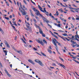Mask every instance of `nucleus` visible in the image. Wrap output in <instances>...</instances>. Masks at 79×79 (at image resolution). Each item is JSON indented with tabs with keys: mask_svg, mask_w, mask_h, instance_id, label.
<instances>
[{
	"mask_svg": "<svg viewBox=\"0 0 79 79\" xmlns=\"http://www.w3.org/2000/svg\"><path fill=\"white\" fill-rule=\"evenodd\" d=\"M55 42H56L57 44H58V45H60V43H59L57 41V40H56V39L54 38L53 40L52 43L54 44V45L56 46V47L57 48V45H56V44L55 43Z\"/></svg>",
	"mask_w": 79,
	"mask_h": 79,
	"instance_id": "nucleus-1",
	"label": "nucleus"
},
{
	"mask_svg": "<svg viewBox=\"0 0 79 79\" xmlns=\"http://www.w3.org/2000/svg\"><path fill=\"white\" fill-rule=\"evenodd\" d=\"M36 41H37L39 44H41L42 45H44V44L43 43V41H42V40L40 38L39 39V40H36Z\"/></svg>",
	"mask_w": 79,
	"mask_h": 79,
	"instance_id": "nucleus-2",
	"label": "nucleus"
},
{
	"mask_svg": "<svg viewBox=\"0 0 79 79\" xmlns=\"http://www.w3.org/2000/svg\"><path fill=\"white\" fill-rule=\"evenodd\" d=\"M38 6L39 7V9H40V11H41L42 12H43V13H45V12H46V11H47L45 10V8H44V10H42V8L41 7L40 5H38Z\"/></svg>",
	"mask_w": 79,
	"mask_h": 79,
	"instance_id": "nucleus-3",
	"label": "nucleus"
},
{
	"mask_svg": "<svg viewBox=\"0 0 79 79\" xmlns=\"http://www.w3.org/2000/svg\"><path fill=\"white\" fill-rule=\"evenodd\" d=\"M19 9L20 11H21V12H22V15H26V11L24 10H24H23V11L21 10V8H20V7H19Z\"/></svg>",
	"mask_w": 79,
	"mask_h": 79,
	"instance_id": "nucleus-4",
	"label": "nucleus"
},
{
	"mask_svg": "<svg viewBox=\"0 0 79 79\" xmlns=\"http://www.w3.org/2000/svg\"><path fill=\"white\" fill-rule=\"evenodd\" d=\"M5 45L7 46V47H8V48H10V45H9V44H8V43L7 42V41H5Z\"/></svg>",
	"mask_w": 79,
	"mask_h": 79,
	"instance_id": "nucleus-5",
	"label": "nucleus"
},
{
	"mask_svg": "<svg viewBox=\"0 0 79 79\" xmlns=\"http://www.w3.org/2000/svg\"><path fill=\"white\" fill-rule=\"evenodd\" d=\"M28 61H29V62L30 63H31V64H33V65L35 64V63H34V62H33V61H32V60L31 59H29L28 60Z\"/></svg>",
	"mask_w": 79,
	"mask_h": 79,
	"instance_id": "nucleus-6",
	"label": "nucleus"
},
{
	"mask_svg": "<svg viewBox=\"0 0 79 79\" xmlns=\"http://www.w3.org/2000/svg\"><path fill=\"white\" fill-rule=\"evenodd\" d=\"M43 19V20L44 21H45L46 23H48L49 22V21L48 20H47V19H46L44 17H43L42 18Z\"/></svg>",
	"mask_w": 79,
	"mask_h": 79,
	"instance_id": "nucleus-7",
	"label": "nucleus"
},
{
	"mask_svg": "<svg viewBox=\"0 0 79 79\" xmlns=\"http://www.w3.org/2000/svg\"><path fill=\"white\" fill-rule=\"evenodd\" d=\"M35 14L37 16H39V15L40 13V12H39V10H37Z\"/></svg>",
	"mask_w": 79,
	"mask_h": 79,
	"instance_id": "nucleus-8",
	"label": "nucleus"
},
{
	"mask_svg": "<svg viewBox=\"0 0 79 79\" xmlns=\"http://www.w3.org/2000/svg\"><path fill=\"white\" fill-rule=\"evenodd\" d=\"M11 26H12V27L14 28V31H15L16 32H17V30L16 29V28H15V26H13V25H11Z\"/></svg>",
	"mask_w": 79,
	"mask_h": 79,
	"instance_id": "nucleus-9",
	"label": "nucleus"
},
{
	"mask_svg": "<svg viewBox=\"0 0 79 79\" xmlns=\"http://www.w3.org/2000/svg\"><path fill=\"white\" fill-rule=\"evenodd\" d=\"M39 64L40 65V66H44V64L42 63V62H41L40 61V62L39 63Z\"/></svg>",
	"mask_w": 79,
	"mask_h": 79,
	"instance_id": "nucleus-10",
	"label": "nucleus"
},
{
	"mask_svg": "<svg viewBox=\"0 0 79 79\" xmlns=\"http://www.w3.org/2000/svg\"><path fill=\"white\" fill-rule=\"evenodd\" d=\"M35 62H36V63H39L40 61L38 59H35Z\"/></svg>",
	"mask_w": 79,
	"mask_h": 79,
	"instance_id": "nucleus-11",
	"label": "nucleus"
},
{
	"mask_svg": "<svg viewBox=\"0 0 79 79\" xmlns=\"http://www.w3.org/2000/svg\"><path fill=\"white\" fill-rule=\"evenodd\" d=\"M32 9L33 10V11H35V12H36V11L38 10L37 9H35V8L34 7L32 8Z\"/></svg>",
	"mask_w": 79,
	"mask_h": 79,
	"instance_id": "nucleus-12",
	"label": "nucleus"
},
{
	"mask_svg": "<svg viewBox=\"0 0 79 79\" xmlns=\"http://www.w3.org/2000/svg\"><path fill=\"white\" fill-rule=\"evenodd\" d=\"M3 52H4V53H5V55H7V51H6V50H3Z\"/></svg>",
	"mask_w": 79,
	"mask_h": 79,
	"instance_id": "nucleus-13",
	"label": "nucleus"
},
{
	"mask_svg": "<svg viewBox=\"0 0 79 79\" xmlns=\"http://www.w3.org/2000/svg\"><path fill=\"white\" fill-rule=\"evenodd\" d=\"M19 4L20 5V8H21L22 10H24V9H23V7L22 6V5H21V3H20Z\"/></svg>",
	"mask_w": 79,
	"mask_h": 79,
	"instance_id": "nucleus-14",
	"label": "nucleus"
},
{
	"mask_svg": "<svg viewBox=\"0 0 79 79\" xmlns=\"http://www.w3.org/2000/svg\"><path fill=\"white\" fill-rule=\"evenodd\" d=\"M39 32L40 34H43V31H42V30H41V29L39 30Z\"/></svg>",
	"mask_w": 79,
	"mask_h": 79,
	"instance_id": "nucleus-15",
	"label": "nucleus"
},
{
	"mask_svg": "<svg viewBox=\"0 0 79 79\" xmlns=\"http://www.w3.org/2000/svg\"><path fill=\"white\" fill-rule=\"evenodd\" d=\"M48 52H49V53H50L51 54L52 53V52L49 49H48Z\"/></svg>",
	"mask_w": 79,
	"mask_h": 79,
	"instance_id": "nucleus-16",
	"label": "nucleus"
},
{
	"mask_svg": "<svg viewBox=\"0 0 79 79\" xmlns=\"http://www.w3.org/2000/svg\"><path fill=\"white\" fill-rule=\"evenodd\" d=\"M43 41L44 43V44H46V45L47 44V41H46L45 40H43Z\"/></svg>",
	"mask_w": 79,
	"mask_h": 79,
	"instance_id": "nucleus-17",
	"label": "nucleus"
},
{
	"mask_svg": "<svg viewBox=\"0 0 79 79\" xmlns=\"http://www.w3.org/2000/svg\"><path fill=\"white\" fill-rule=\"evenodd\" d=\"M71 42H72V43L74 44H76L77 43L76 42L73 41V40H71Z\"/></svg>",
	"mask_w": 79,
	"mask_h": 79,
	"instance_id": "nucleus-18",
	"label": "nucleus"
},
{
	"mask_svg": "<svg viewBox=\"0 0 79 79\" xmlns=\"http://www.w3.org/2000/svg\"><path fill=\"white\" fill-rule=\"evenodd\" d=\"M17 53H20V54H21V53H22V51H17Z\"/></svg>",
	"mask_w": 79,
	"mask_h": 79,
	"instance_id": "nucleus-19",
	"label": "nucleus"
},
{
	"mask_svg": "<svg viewBox=\"0 0 79 79\" xmlns=\"http://www.w3.org/2000/svg\"><path fill=\"white\" fill-rule=\"evenodd\" d=\"M49 16H51V17H52V18H54V17L52 16V13H50L49 14Z\"/></svg>",
	"mask_w": 79,
	"mask_h": 79,
	"instance_id": "nucleus-20",
	"label": "nucleus"
},
{
	"mask_svg": "<svg viewBox=\"0 0 79 79\" xmlns=\"http://www.w3.org/2000/svg\"><path fill=\"white\" fill-rule=\"evenodd\" d=\"M60 66H61L62 67V68H65V66L62 64H60Z\"/></svg>",
	"mask_w": 79,
	"mask_h": 79,
	"instance_id": "nucleus-21",
	"label": "nucleus"
},
{
	"mask_svg": "<svg viewBox=\"0 0 79 79\" xmlns=\"http://www.w3.org/2000/svg\"><path fill=\"white\" fill-rule=\"evenodd\" d=\"M45 13H46V15H47V16H49V14H48V12L46 11V12H45Z\"/></svg>",
	"mask_w": 79,
	"mask_h": 79,
	"instance_id": "nucleus-22",
	"label": "nucleus"
},
{
	"mask_svg": "<svg viewBox=\"0 0 79 79\" xmlns=\"http://www.w3.org/2000/svg\"><path fill=\"white\" fill-rule=\"evenodd\" d=\"M0 31L2 32V34H3V31L1 29V28L0 27Z\"/></svg>",
	"mask_w": 79,
	"mask_h": 79,
	"instance_id": "nucleus-23",
	"label": "nucleus"
},
{
	"mask_svg": "<svg viewBox=\"0 0 79 79\" xmlns=\"http://www.w3.org/2000/svg\"><path fill=\"white\" fill-rule=\"evenodd\" d=\"M0 31L2 32V34H3V31L1 29V28L0 27Z\"/></svg>",
	"mask_w": 79,
	"mask_h": 79,
	"instance_id": "nucleus-24",
	"label": "nucleus"
},
{
	"mask_svg": "<svg viewBox=\"0 0 79 79\" xmlns=\"http://www.w3.org/2000/svg\"><path fill=\"white\" fill-rule=\"evenodd\" d=\"M68 8H70V10H74V8L71 7H68Z\"/></svg>",
	"mask_w": 79,
	"mask_h": 79,
	"instance_id": "nucleus-25",
	"label": "nucleus"
},
{
	"mask_svg": "<svg viewBox=\"0 0 79 79\" xmlns=\"http://www.w3.org/2000/svg\"><path fill=\"white\" fill-rule=\"evenodd\" d=\"M73 61H75L76 63H77L79 64V62L77 61V60H73Z\"/></svg>",
	"mask_w": 79,
	"mask_h": 79,
	"instance_id": "nucleus-26",
	"label": "nucleus"
},
{
	"mask_svg": "<svg viewBox=\"0 0 79 79\" xmlns=\"http://www.w3.org/2000/svg\"><path fill=\"white\" fill-rule=\"evenodd\" d=\"M21 40H22L23 42V43H24L25 44H26V42H25V41H24V40H23V38H21Z\"/></svg>",
	"mask_w": 79,
	"mask_h": 79,
	"instance_id": "nucleus-27",
	"label": "nucleus"
},
{
	"mask_svg": "<svg viewBox=\"0 0 79 79\" xmlns=\"http://www.w3.org/2000/svg\"><path fill=\"white\" fill-rule=\"evenodd\" d=\"M33 20L34 23H36L37 21H36V20H35V19H34V18H33Z\"/></svg>",
	"mask_w": 79,
	"mask_h": 79,
	"instance_id": "nucleus-28",
	"label": "nucleus"
},
{
	"mask_svg": "<svg viewBox=\"0 0 79 79\" xmlns=\"http://www.w3.org/2000/svg\"><path fill=\"white\" fill-rule=\"evenodd\" d=\"M63 35H64V36H68V35L66 34V33L63 34Z\"/></svg>",
	"mask_w": 79,
	"mask_h": 79,
	"instance_id": "nucleus-29",
	"label": "nucleus"
},
{
	"mask_svg": "<svg viewBox=\"0 0 79 79\" xmlns=\"http://www.w3.org/2000/svg\"><path fill=\"white\" fill-rule=\"evenodd\" d=\"M5 71L6 72V73L7 74H8V71H7V70H6V69H5Z\"/></svg>",
	"mask_w": 79,
	"mask_h": 79,
	"instance_id": "nucleus-30",
	"label": "nucleus"
},
{
	"mask_svg": "<svg viewBox=\"0 0 79 79\" xmlns=\"http://www.w3.org/2000/svg\"><path fill=\"white\" fill-rule=\"evenodd\" d=\"M41 54H42L43 55V56H46V55H45L44 53H42V52H41Z\"/></svg>",
	"mask_w": 79,
	"mask_h": 79,
	"instance_id": "nucleus-31",
	"label": "nucleus"
},
{
	"mask_svg": "<svg viewBox=\"0 0 79 79\" xmlns=\"http://www.w3.org/2000/svg\"><path fill=\"white\" fill-rule=\"evenodd\" d=\"M57 26L59 27H61V26H60V24H58L57 25Z\"/></svg>",
	"mask_w": 79,
	"mask_h": 79,
	"instance_id": "nucleus-32",
	"label": "nucleus"
},
{
	"mask_svg": "<svg viewBox=\"0 0 79 79\" xmlns=\"http://www.w3.org/2000/svg\"><path fill=\"white\" fill-rule=\"evenodd\" d=\"M54 37H55L56 38V39H58V37H57V36H56V35H54Z\"/></svg>",
	"mask_w": 79,
	"mask_h": 79,
	"instance_id": "nucleus-33",
	"label": "nucleus"
},
{
	"mask_svg": "<svg viewBox=\"0 0 79 79\" xmlns=\"http://www.w3.org/2000/svg\"><path fill=\"white\" fill-rule=\"evenodd\" d=\"M31 15L32 16H33V17L34 16V14L32 13V12L31 13Z\"/></svg>",
	"mask_w": 79,
	"mask_h": 79,
	"instance_id": "nucleus-34",
	"label": "nucleus"
},
{
	"mask_svg": "<svg viewBox=\"0 0 79 79\" xmlns=\"http://www.w3.org/2000/svg\"><path fill=\"white\" fill-rule=\"evenodd\" d=\"M42 35L43 36V37H45V34L43 33L42 34Z\"/></svg>",
	"mask_w": 79,
	"mask_h": 79,
	"instance_id": "nucleus-35",
	"label": "nucleus"
},
{
	"mask_svg": "<svg viewBox=\"0 0 79 79\" xmlns=\"http://www.w3.org/2000/svg\"><path fill=\"white\" fill-rule=\"evenodd\" d=\"M7 76H9V77H11V75L9 74V73H7Z\"/></svg>",
	"mask_w": 79,
	"mask_h": 79,
	"instance_id": "nucleus-36",
	"label": "nucleus"
},
{
	"mask_svg": "<svg viewBox=\"0 0 79 79\" xmlns=\"http://www.w3.org/2000/svg\"><path fill=\"white\" fill-rule=\"evenodd\" d=\"M23 2L26 4V5H27V3H26V1L25 0H23Z\"/></svg>",
	"mask_w": 79,
	"mask_h": 79,
	"instance_id": "nucleus-37",
	"label": "nucleus"
},
{
	"mask_svg": "<svg viewBox=\"0 0 79 79\" xmlns=\"http://www.w3.org/2000/svg\"><path fill=\"white\" fill-rule=\"evenodd\" d=\"M39 16H41L42 18H43L44 17L43 16V15H41L40 14V15H39Z\"/></svg>",
	"mask_w": 79,
	"mask_h": 79,
	"instance_id": "nucleus-38",
	"label": "nucleus"
},
{
	"mask_svg": "<svg viewBox=\"0 0 79 79\" xmlns=\"http://www.w3.org/2000/svg\"><path fill=\"white\" fill-rule=\"evenodd\" d=\"M40 23L41 25L43 27H44V25H43V24L41 22H40Z\"/></svg>",
	"mask_w": 79,
	"mask_h": 79,
	"instance_id": "nucleus-39",
	"label": "nucleus"
},
{
	"mask_svg": "<svg viewBox=\"0 0 79 79\" xmlns=\"http://www.w3.org/2000/svg\"><path fill=\"white\" fill-rule=\"evenodd\" d=\"M5 18L6 19H7V20H9V18H8V17H5Z\"/></svg>",
	"mask_w": 79,
	"mask_h": 79,
	"instance_id": "nucleus-40",
	"label": "nucleus"
},
{
	"mask_svg": "<svg viewBox=\"0 0 79 79\" xmlns=\"http://www.w3.org/2000/svg\"><path fill=\"white\" fill-rule=\"evenodd\" d=\"M31 2L32 3H33L34 5H35V3H34V2H33V1H32V0H31Z\"/></svg>",
	"mask_w": 79,
	"mask_h": 79,
	"instance_id": "nucleus-41",
	"label": "nucleus"
},
{
	"mask_svg": "<svg viewBox=\"0 0 79 79\" xmlns=\"http://www.w3.org/2000/svg\"><path fill=\"white\" fill-rule=\"evenodd\" d=\"M0 66H1V67H2H2H3V66H2V63H1V62H0Z\"/></svg>",
	"mask_w": 79,
	"mask_h": 79,
	"instance_id": "nucleus-42",
	"label": "nucleus"
},
{
	"mask_svg": "<svg viewBox=\"0 0 79 79\" xmlns=\"http://www.w3.org/2000/svg\"><path fill=\"white\" fill-rule=\"evenodd\" d=\"M49 48H50V49H51V50H52V48L51 47V46H49Z\"/></svg>",
	"mask_w": 79,
	"mask_h": 79,
	"instance_id": "nucleus-43",
	"label": "nucleus"
},
{
	"mask_svg": "<svg viewBox=\"0 0 79 79\" xmlns=\"http://www.w3.org/2000/svg\"><path fill=\"white\" fill-rule=\"evenodd\" d=\"M70 11H72V12H73V13H75L74 12V11L73 10H70Z\"/></svg>",
	"mask_w": 79,
	"mask_h": 79,
	"instance_id": "nucleus-44",
	"label": "nucleus"
},
{
	"mask_svg": "<svg viewBox=\"0 0 79 79\" xmlns=\"http://www.w3.org/2000/svg\"><path fill=\"white\" fill-rule=\"evenodd\" d=\"M6 5H7V6H9V4L7 2H6Z\"/></svg>",
	"mask_w": 79,
	"mask_h": 79,
	"instance_id": "nucleus-45",
	"label": "nucleus"
},
{
	"mask_svg": "<svg viewBox=\"0 0 79 79\" xmlns=\"http://www.w3.org/2000/svg\"><path fill=\"white\" fill-rule=\"evenodd\" d=\"M54 34H56L57 35H58V33L54 32Z\"/></svg>",
	"mask_w": 79,
	"mask_h": 79,
	"instance_id": "nucleus-46",
	"label": "nucleus"
},
{
	"mask_svg": "<svg viewBox=\"0 0 79 79\" xmlns=\"http://www.w3.org/2000/svg\"><path fill=\"white\" fill-rule=\"evenodd\" d=\"M65 39H66V40H68V41H69V40L68 39L66 38H65Z\"/></svg>",
	"mask_w": 79,
	"mask_h": 79,
	"instance_id": "nucleus-47",
	"label": "nucleus"
},
{
	"mask_svg": "<svg viewBox=\"0 0 79 79\" xmlns=\"http://www.w3.org/2000/svg\"><path fill=\"white\" fill-rule=\"evenodd\" d=\"M75 37H78H78H79V35H75Z\"/></svg>",
	"mask_w": 79,
	"mask_h": 79,
	"instance_id": "nucleus-48",
	"label": "nucleus"
},
{
	"mask_svg": "<svg viewBox=\"0 0 79 79\" xmlns=\"http://www.w3.org/2000/svg\"><path fill=\"white\" fill-rule=\"evenodd\" d=\"M35 26L36 27H38L37 25V24H35Z\"/></svg>",
	"mask_w": 79,
	"mask_h": 79,
	"instance_id": "nucleus-49",
	"label": "nucleus"
},
{
	"mask_svg": "<svg viewBox=\"0 0 79 79\" xmlns=\"http://www.w3.org/2000/svg\"><path fill=\"white\" fill-rule=\"evenodd\" d=\"M38 27V29H39V30H40V29H41L40 27H39V26H38V27Z\"/></svg>",
	"mask_w": 79,
	"mask_h": 79,
	"instance_id": "nucleus-50",
	"label": "nucleus"
},
{
	"mask_svg": "<svg viewBox=\"0 0 79 79\" xmlns=\"http://www.w3.org/2000/svg\"><path fill=\"white\" fill-rule=\"evenodd\" d=\"M1 20H2V22H3V23H4V24H5V22H4V20H2L1 19Z\"/></svg>",
	"mask_w": 79,
	"mask_h": 79,
	"instance_id": "nucleus-51",
	"label": "nucleus"
},
{
	"mask_svg": "<svg viewBox=\"0 0 79 79\" xmlns=\"http://www.w3.org/2000/svg\"><path fill=\"white\" fill-rule=\"evenodd\" d=\"M16 39H17V36H16L15 38V40H16Z\"/></svg>",
	"mask_w": 79,
	"mask_h": 79,
	"instance_id": "nucleus-52",
	"label": "nucleus"
},
{
	"mask_svg": "<svg viewBox=\"0 0 79 79\" xmlns=\"http://www.w3.org/2000/svg\"><path fill=\"white\" fill-rule=\"evenodd\" d=\"M13 23L14 24L13 25H15V24H16V22H13Z\"/></svg>",
	"mask_w": 79,
	"mask_h": 79,
	"instance_id": "nucleus-53",
	"label": "nucleus"
},
{
	"mask_svg": "<svg viewBox=\"0 0 79 79\" xmlns=\"http://www.w3.org/2000/svg\"><path fill=\"white\" fill-rule=\"evenodd\" d=\"M60 60H61L62 61H64V60H63V59L62 58H60Z\"/></svg>",
	"mask_w": 79,
	"mask_h": 79,
	"instance_id": "nucleus-54",
	"label": "nucleus"
},
{
	"mask_svg": "<svg viewBox=\"0 0 79 79\" xmlns=\"http://www.w3.org/2000/svg\"><path fill=\"white\" fill-rule=\"evenodd\" d=\"M75 40H77V41H78V42H79V40L78 39H75Z\"/></svg>",
	"mask_w": 79,
	"mask_h": 79,
	"instance_id": "nucleus-55",
	"label": "nucleus"
},
{
	"mask_svg": "<svg viewBox=\"0 0 79 79\" xmlns=\"http://www.w3.org/2000/svg\"><path fill=\"white\" fill-rule=\"evenodd\" d=\"M73 58V59H76V57H74V56L72 57Z\"/></svg>",
	"mask_w": 79,
	"mask_h": 79,
	"instance_id": "nucleus-56",
	"label": "nucleus"
},
{
	"mask_svg": "<svg viewBox=\"0 0 79 79\" xmlns=\"http://www.w3.org/2000/svg\"><path fill=\"white\" fill-rule=\"evenodd\" d=\"M29 17H27V20L28 21H29Z\"/></svg>",
	"mask_w": 79,
	"mask_h": 79,
	"instance_id": "nucleus-57",
	"label": "nucleus"
},
{
	"mask_svg": "<svg viewBox=\"0 0 79 79\" xmlns=\"http://www.w3.org/2000/svg\"><path fill=\"white\" fill-rule=\"evenodd\" d=\"M48 7H49V8H51V7L50 6H49V5L48 4Z\"/></svg>",
	"mask_w": 79,
	"mask_h": 79,
	"instance_id": "nucleus-58",
	"label": "nucleus"
},
{
	"mask_svg": "<svg viewBox=\"0 0 79 79\" xmlns=\"http://www.w3.org/2000/svg\"><path fill=\"white\" fill-rule=\"evenodd\" d=\"M74 10H79V8H77V9H75Z\"/></svg>",
	"mask_w": 79,
	"mask_h": 79,
	"instance_id": "nucleus-59",
	"label": "nucleus"
},
{
	"mask_svg": "<svg viewBox=\"0 0 79 79\" xmlns=\"http://www.w3.org/2000/svg\"><path fill=\"white\" fill-rule=\"evenodd\" d=\"M58 31H59L60 32H63V31H62V30H58Z\"/></svg>",
	"mask_w": 79,
	"mask_h": 79,
	"instance_id": "nucleus-60",
	"label": "nucleus"
},
{
	"mask_svg": "<svg viewBox=\"0 0 79 79\" xmlns=\"http://www.w3.org/2000/svg\"><path fill=\"white\" fill-rule=\"evenodd\" d=\"M9 2H10L11 3H12V2H11V0H9Z\"/></svg>",
	"mask_w": 79,
	"mask_h": 79,
	"instance_id": "nucleus-61",
	"label": "nucleus"
},
{
	"mask_svg": "<svg viewBox=\"0 0 79 79\" xmlns=\"http://www.w3.org/2000/svg\"><path fill=\"white\" fill-rule=\"evenodd\" d=\"M64 49L66 50H68V49H66V47H64Z\"/></svg>",
	"mask_w": 79,
	"mask_h": 79,
	"instance_id": "nucleus-62",
	"label": "nucleus"
},
{
	"mask_svg": "<svg viewBox=\"0 0 79 79\" xmlns=\"http://www.w3.org/2000/svg\"><path fill=\"white\" fill-rule=\"evenodd\" d=\"M60 5H61V6H63V4H62V3L60 2Z\"/></svg>",
	"mask_w": 79,
	"mask_h": 79,
	"instance_id": "nucleus-63",
	"label": "nucleus"
},
{
	"mask_svg": "<svg viewBox=\"0 0 79 79\" xmlns=\"http://www.w3.org/2000/svg\"><path fill=\"white\" fill-rule=\"evenodd\" d=\"M33 49H34V50H37V49H36V48H33Z\"/></svg>",
	"mask_w": 79,
	"mask_h": 79,
	"instance_id": "nucleus-64",
	"label": "nucleus"
}]
</instances>
